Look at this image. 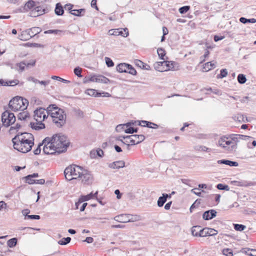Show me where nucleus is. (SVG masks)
I'll return each instance as SVG.
<instances>
[{
  "instance_id": "864d4df0",
  "label": "nucleus",
  "mask_w": 256,
  "mask_h": 256,
  "mask_svg": "<svg viewBox=\"0 0 256 256\" xmlns=\"http://www.w3.org/2000/svg\"><path fill=\"white\" fill-rule=\"evenodd\" d=\"M157 52L160 58L164 60V57L166 54L164 50L162 48H158L157 50Z\"/></svg>"
},
{
  "instance_id": "a19ab883",
  "label": "nucleus",
  "mask_w": 256,
  "mask_h": 256,
  "mask_svg": "<svg viewBox=\"0 0 256 256\" xmlns=\"http://www.w3.org/2000/svg\"><path fill=\"white\" fill-rule=\"evenodd\" d=\"M194 149L198 151H204V152H210L211 151V149L210 148H208L204 146H196L194 148Z\"/></svg>"
},
{
  "instance_id": "7ed1b4c3",
  "label": "nucleus",
  "mask_w": 256,
  "mask_h": 256,
  "mask_svg": "<svg viewBox=\"0 0 256 256\" xmlns=\"http://www.w3.org/2000/svg\"><path fill=\"white\" fill-rule=\"evenodd\" d=\"M82 168L76 164H72L66 167L64 170V174L68 180H76L80 176L82 172Z\"/></svg>"
},
{
  "instance_id": "c9c22d12",
  "label": "nucleus",
  "mask_w": 256,
  "mask_h": 256,
  "mask_svg": "<svg viewBox=\"0 0 256 256\" xmlns=\"http://www.w3.org/2000/svg\"><path fill=\"white\" fill-rule=\"evenodd\" d=\"M59 108L56 104H50L46 108L47 114L51 115V113L56 111Z\"/></svg>"
},
{
  "instance_id": "0e129e2a",
  "label": "nucleus",
  "mask_w": 256,
  "mask_h": 256,
  "mask_svg": "<svg viewBox=\"0 0 256 256\" xmlns=\"http://www.w3.org/2000/svg\"><path fill=\"white\" fill-rule=\"evenodd\" d=\"M36 11L38 12L37 16L38 15H42L45 13V10L42 9L40 6H37L35 8Z\"/></svg>"
},
{
  "instance_id": "ddd939ff",
  "label": "nucleus",
  "mask_w": 256,
  "mask_h": 256,
  "mask_svg": "<svg viewBox=\"0 0 256 256\" xmlns=\"http://www.w3.org/2000/svg\"><path fill=\"white\" fill-rule=\"evenodd\" d=\"M216 212L214 210H210L204 212L202 214V218L204 220H210L216 217Z\"/></svg>"
},
{
  "instance_id": "13d9d810",
  "label": "nucleus",
  "mask_w": 256,
  "mask_h": 256,
  "mask_svg": "<svg viewBox=\"0 0 256 256\" xmlns=\"http://www.w3.org/2000/svg\"><path fill=\"white\" fill-rule=\"evenodd\" d=\"M129 67L128 68L126 72L129 73L133 76H135L136 74V70L130 65L129 64Z\"/></svg>"
},
{
  "instance_id": "9d476101",
  "label": "nucleus",
  "mask_w": 256,
  "mask_h": 256,
  "mask_svg": "<svg viewBox=\"0 0 256 256\" xmlns=\"http://www.w3.org/2000/svg\"><path fill=\"white\" fill-rule=\"evenodd\" d=\"M230 140L233 141L234 143H236L237 144V142L240 140H248L250 138H252L251 136L243 135V134H231L230 136Z\"/></svg>"
},
{
  "instance_id": "052dcab7",
  "label": "nucleus",
  "mask_w": 256,
  "mask_h": 256,
  "mask_svg": "<svg viewBox=\"0 0 256 256\" xmlns=\"http://www.w3.org/2000/svg\"><path fill=\"white\" fill-rule=\"evenodd\" d=\"M82 70L80 67H76L74 68V74L79 78L82 77L81 74Z\"/></svg>"
},
{
  "instance_id": "2eb2a0df",
  "label": "nucleus",
  "mask_w": 256,
  "mask_h": 256,
  "mask_svg": "<svg viewBox=\"0 0 256 256\" xmlns=\"http://www.w3.org/2000/svg\"><path fill=\"white\" fill-rule=\"evenodd\" d=\"M44 110H46V109L42 108H38L34 110V119L36 122H42L41 118H42V116L44 114Z\"/></svg>"
},
{
  "instance_id": "f704fd0d",
  "label": "nucleus",
  "mask_w": 256,
  "mask_h": 256,
  "mask_svg": "<svg viewBox=\"0 0 256 256\" xmlns=\"http://www.w3.org/2000/svg\"><path fill=\"white\" fill-rule=\"evenodd\" d=\"M110 82V80L104 76L102 75L97 76V82L108 84Z\"/></svg>"
},
{
  "instance_id": "69168bd1",
  "label": "nucleus",
  "mask_w": 256,
  "mask_h": 256,
  "mask_svg": "<svg viewBox=\"0 0 256 256\" xmlns=\"http://www.w3.org/2000/svg\"><path fill=\"white\" fill-rule=\"evenodd\" d=\"M42 146V144H40V143L38 146V147L36 148V149H35L34 150V154L36 155H38V154H39L40 153V152H41V148H40V146Z\"/></svg>"
},
{
  "instance_id": "423d86ee",
  "label": "nucleus",
  "mask_w": 256,
  "mask_h": 256,
  "mask_svg": "<svg viewBox=\"0 0 256 256\" xmlns=\"http://www.w3.org/2000/svg\"><path fill=\"white\" fill-rule=\"evenodd\" d=\"M82 172L80 174V178L82 182L84 184H89L92 183L93 178L90 172L86 170L82 169Z\"/></svg>"
},
{
  "instance_id": "f3484780",
  "label": "nucleus",
  "mask_w": 256,
  "mask_h": 256,
  "mask_svg": "<svg viewBox=\"0 0 256 256\" xmlns=\"http://www.w3.org/2000/svg\"><path fill=\"white\" fill-rule=\"evenodd\" d=\"M114 36H122L124 37H127L128 36V30L127 28L114 29Z\"/></svg>"
},
{
  "instance_id": "4be33fe9",
  "label": "nucleus",
  "mask_w": 256,
  "mask_h": 256,
  "mask_svg": "<svg viewBox=\"0 0 256 256\" xmlns=\"http://www.w3.org/2000/svg\"><path fill=\"white\" fill-rule=\"evenodd\" d=\"M16 136H22V138L26 139L30 142H34V136L28 132H18Z\"/></svg>"
},
{
  "instance_id": "774afa93",
  "label": "nucleus",
  "mask_w": 256,
  "mask_h": 256,
  "mask_svg": "<svg viewBox=\"0 0 256 256\" xmlns=\"http://www.w3.org/2000/svg\"><path fill=\"white\" fill-rule=\"evenodd\" d=\"M209 54H210V52L206 50L204 52V55L202 57H200V59L202 60L200 63H202L204 62L205 58L208 57Z\"/></svg>"
},
{
  "instance_id": "c756f323",
  "label": "nucleus",
  "mask_w": 256,
  "mask_h": 256,
  "mask_svg": "<svg viewBox=\"0 0 256 256\" xmlns=\"http://www.w3.org/2000/svg\"><path fill=\"white\" fill-rule=\"evenodd\" d=\"M234 118L235 120L240 122H248L247 118L246 116H244V115L240 114H237L235 115L234 117Z\"/></svg>"
},
{
  "instance_id": "4d7b16f0",
  "label": "nucleus",
  "mask_w": 256,
  "mask_h": 256,
  "mask_svg": "<svg viewBox=\"0 0 256 256\" xmlns=\"http://www.w3.org/2000/svg\"><path fill=\"white\" fill-rule=\"evenodd\" d=\"M222 254L226 256H233L232 250L230 248H224Z\"/></svg>"
},
{
  "instance_id": "bb28decb",
  "label": "nucleus",
  "mask_w": 256,
  "mask_h": 256,
  "mask_svg": "<svg viewBox=\"0 0 256 256\" xmlns=\"http://www.w3.org/2000/svg\"><path fill=\"white\" fill-rule=\"evenodd\" d=\"M30 38L31 36L29 35V33L27 30L22 32L21 34L18 36V38L23 41L28 40Z\"/></svg>"
},
{
  "instance_id": "20e7f679",
  "label": "nucleus",
  "mask_w": 256,
  "mask_h": 256,
  "mask_svg": "<svg viewBox=\"0 0 256 256\" xmlns=\"http://www.w3.org/2000/svg\"><path fill=\"white\" fill-rule=\"evenodd\" d=\"M53 122L58 127L60 128L66 124V114L63 110L58 108L56 111L51 113Z\"/></svg>"
},
{
  "instance_id": "4468645a",
  "label": "nucleus",
  "mask_w": 256,
  "mask_h": 256,
  "mask_svg": "<svg viewBox=\"0 0 256 256\" xmlns=\"http://www.w3.org/2000/svg\"><path fill=\"white\" fill-rule=\"evenodd\" d=\"M138 125L154 129L158 128L159 127L157 124L146 120H141L138 122Z\"/></svg>"
},
{
  "instance_id": "4c0bfd02",
  "label": "nucleus",
  "mask_w": 256,
  "mask_h": 256,
  "mask_svg": "<svg viewBox=\"0 0 256 256\" xmlns=\"http://www.w3.org/2000/svg\"><path fill=\"white\" fill-rule=\"evenodd\" d=\"M18 240L16 238H14L9 240L7 242L8 246L10 248H13L17 244Z\"/></svg>"
},
{
  "instance_id": "a878e982",
  "label": "nucleus",
  "mask_w": 256,
  "mask_h": 256,
  "mask_svg": "<svg viewBox=\"0 0 256 256\" xmlns=\"http://www.w3.org/2000/svg\"><path fill=\"white\" fill-rule=\"evenodd\" d=\"M129 64L122 63L116 66V70L119 72H126L128 68L129 67Z\"/></svg>"
},
{
  "instance_id": "f03ea898",
  "label": "nucleus",
  "mask_w": 256,
  "mask_h": 256,
  "mask_svg": "<svg viewBox=\"0 0 256 256\" xmlns=\"http://www.w3.org/2000/svg\"><path fill=\"white\" fill-rule=\"evenodd\" d=\"M54 145L57 149L58 154H60L66 150L70 144V142L67 137L64 135L56 134L54 135Z\"/></svg>"
},
{
  "instance_id": "6e6552de",
  "label": "nucleus",
  "mask_w": 256,
  "mask_h": 256,
  "mask_svg": "<svg viewBox=\"0 0 256 256\" xmlns=\"http://www.w3.org/2000/svg\"><path fill=\"white\" fill-rule=\"evenodd\" d=\"M131 216H132L130 214H122L115 216L114 220L116 221L122 223L134 222L136 220V218L133 220L132 218H130Z\"/></svg>"
},
{
  "instance_id": "58836bf2",
  "label": "nucleus",
  "mask_w": 256,
  "mask_h": 256,
  "mask_svg": "<svg viewBox=\"0 0 256 256\" xmlns=\"http://www.w3.org/2000/svg\"><path fill=\"white\" fill-rule=\"evenodd\" d=\"M240 21L242 24H246L248 22L255 23L256 22V19L252 18L250 19H247L245 18L242 17L240 18Z\"/></svg>"
},
{
  "instance_id": "72a5a7b5",
  "label": "nucleus",
  "mask_w": 256,
  "mask_h": 256,
  "mask_svg": "<svg viewBox=\"0 0 256 256\" xmlns=\"http://www.w3.org/2000/svg\"><path fill=\"white\" fill-rule=\"evenodd\" d=\"M215 66V64L214 63H212V62H208L206 63L203 68V71L204 72H208L210 70H212V68H214Z\"/></svg>"
},
{
  "instance_id": "09e8293b",
  "label": "nucleus",
  "mask_w": 256,
  "mask_h": 256,
  "mask_svg": "<svg viewBox=\"0 0 256 256\" xmlns=\"http://www.w3.org/2000/svg\"><path fill=\"white\" fill-rule=\"evenodd\" d=\"M190 6H183L182 7H180L179 8L178 11H179L180 14H184L186 12H187L190 10Z\"/></svg>"
},
{
  "instance_id": "1a4fd4ad",
  "label": "nucleus",
  "mask_w": 256,
  "mask_h": 256,
  "mask_svg": "<svg viewBox=\"0 0 256 256\" xmlns=\"http://www.w3.org/2000/svg\"><path fill=\"white\" fill-rule=\"evenodd\" d=\"M218 231L212 228H205L200 231L199 236H214L217 234Z\"/></svg>"
},
{
  "instance_id": "aec40b11",
  "label": "nucleus",
  "mask_w": 256,
  "mask_h": 256,
  "mask_svg": "<svg viewBox=\"0 0 256 256\" xmlns=\"http://www.w3.org/2000/svg\"><path fill=\"white\" fill-rule=\"evenodd\" d=\"M224 146H227V150L228 151H232L236 148L237 144L236 143H234L231 140H229L228 138L226 137Z\"/></svg>"
},
{
  "instance_id": "ea45409f",
  "label": "nucleus",
  "mask_w": 256,
  "mask_h": 256,
  "mask_svg": "<svg viewBox=\"0 0 256 256\" xmlns=\"http://www.w3.org/2000/svg\"><path fill=\"white\" fill-rule=\"evenodd\" d=\"M34 6L35 2L32 0H30L26 4L24 8L28 10L33 8Z\"/></svg>"
},
{
  "instance_id": "9b49d317",
  "label": "nucleus",
  "mask_w": 256,
  "mask_h": 256,
  "mask_svg": "<svg viewBox=\"0 0 256 256\" xmlns=\"http://www.w3.org/2000/svg\"><path fill=\"white\" fill-rule=\"evenodd\" d=\"M22 136H16L12 139V142L13 144H14V142H18V144H32L34 145V142H30L26 139L22 138Z\"/></svg>"
},
{
  "instance_id": "37998d69",
  "label": "nucleus",
  "mask_w": 256,
  "mask_h": 256,
  "mask_svg": "<svg viewBox=\"0 0 256 256\" xmlns=\"http://www.w3.org/2000/svg\"><path fill=\"white\" fill-rule=\"evenodd\" d=\"M166 202V198L162 195V196L159 197L158 199L157 202L158 206V207H162Z\"/></svg>"
},
{
  "instance_id": "8fccbe9b",
  "label": "nucleus",
  "mask_w": 256,
  "mask_h": 256,
  "mask_svg": "<svg viewBox=\"0 0 256 256\" xmlns=\"http://www.w3.org/2000/svg\"><path fill=\"white\" fill-rule=\"evenodd\" d=\"M80 198L83 202L88 200L90 199L93 198V193L90 192V194L86 196H82Z\"/></svg>"
},
{
  "instance_id": "c85d7f7f",
  "label": "nucleus",
  "mask_w": 256,
  "mask_h": 256,
  "mask_svg": "<svg viewBox=\"0 0 256 256\" xmlns=\"http://www.w3.org/2000/svg\"><path fill=\"white\" fill-rule=\"evenodd\" d=\"M55 14L57 16H62L64 12V8L60 3L56 4L54 10Z\"/></svg>"
},
{
  "instance_id": "3c124183",
  "label": "nucleus",
  "mask_w": 256,
  "mask_h": 256,
  "mask_svg": "<svg viewBox=\"0 0 256 256\" xmlns=\"http://www.w3.org/2000/svg\"><path fill=\"white\" fill-rule=\"evenodd\" d=\"M228 74V72L226 69H222L220 71V74L217 76L218 78H222L226 77Z\"/></svg>"
},
{
  "instance_id": "2f4dec72",
  "label": "nucleus",
  "mask_w": 256,
  "mask_h": 256,
  "mask_svg": "<svg viewBox=\"0 0 256 256\" xmlns=\"http://www.w3.org/2000/svg\"><path fill=\"white\" fill-rule=\"evenodd\" d=\"M54 135L52 138L46 137L42 140V142L40 144H42V145L44 144V146H50L51 144L53 145V142H54Z\"/></svg>"
},
{
  "instance_id": "a18cd8bd",
  "label": "nucleus",
  "mask_w": 256,
  "mask_h": 256,
  "mask_svg": "<svg viewBox=\"0 0 256 256\" xmlns=\"http://www.w3.org/2000/svg\"><path fill=\"white\" fill-rule=\"evenodd\" d=\"M246 80L245 75L243 74H239L238 76V81L240 84H243L246 82Z\"/></svg>"
},
{
  "instance_id": "de8ad7c7",
  "label": "nucleus",
  "mask_w": 256,
  "mask_h": 256,
  "mask_svg": "<svg viewBox=\"0 0 256 256\" xmlns=\"http://www.w3.org/2000/svg\"><path fill=\"white\" fill-rule=\"evenodd\" d=\"M234 226L235 230L240 232L244 230L246 228V226L241 224H234Z\"/></svg>"
},
{
  "instance_id": "7c9ffc66",
  "label": "nucleus",
  "mask_w": 256,
  "mask_h": 256,
  "mask_svg": "<svg viewBox=\"0 0 256 256\" xmlns=\"http://www.w3.org/2000/svg\"><path fill=\"white\" fill-rule=\"evenodd\" d=\"M176 64V63L172 61H166V65L165 70L166 71L172 70H175L176 69L174 68V65Z\"/></svg>"
},
{
  "instance_id": "680f3d73",
  "label": "nucleus",
  "mask_w": 256,
  "mask_h": 256,
  "mask_svg": "<svg viewBox=\"0 0 256 256\" xmlns=\"http://www.w3.org/2000/svg\"><path fill=\"white\" fill-rule=\"evenodd\" d=\"M226 140V137L224 136L218 140V144L220 146L224 148H226L227 146H224V143Z\"/></svg>"
},
{
  "instance_id": "dca6fc26",
  "label": "nucleus",
  "mask_w": 256,
  "mask_h": 256,
  "mask_svg": "<svg viewBox=\"0 0 256 256\" xmlns=\"http://www.w3.org/2000/svg\"><path fill=\"white\" fill-rule=\"evenodd\" d=\"M166 65V61L158 62L154 64V68L158 72L166 71L165 68Z\"/></svg>"
},
{
  "instance_id": "79ce46f5",
  "label": "nucleus",
  "mask_w": 256,
  "mask_h": 256,
  "mask_svg": "<svg viewBox=\"0 0 256 256\" xmlns=\"http://www.w3.org/2000/svg\"><path fill=\"white\" fill-rule=\"evenodd\" d=\"M70 237L64 238L58 242V244L60 245H66L70 242Z\"/></svg>"
},
{
  "instance_id": "c03bdc74",
  "label": "nucleus",
  "mask_w": 256,
  "mask_h": 256,
  "mask_svg": "<svg viewBox=\"0 0 256 256\" xmlns=\"http://www.w3.org/2000/svg\"><path fill=\"white\" fill-rule=\"evenodd\" d=\"M216 188L220 190H224L226 191H228L230 190V187L228 186L222 184H218Z\"/></svg>"
},
{
  "instance_id": "6ab92c4d",
  "label": "nucleus",
  "mask_w": 256,
  "mask_h": 256,
  "mask_svg": "<svg viewBox=\"0 0 256 256\" xmlns=\"http://www.w3.org/2000/svg\"><path fill=\"white\" fill-rule=\"evenodd\" d=\"M30 126L32 129L36 130H40L45 128L44 124L42 122H30Z\"/></svg>"
},
{
  "instance_id": "b1692460",
  "label": "nucleus",
  "mask_w": 256,
  "mask_h": 256,
  "mask_svg": "<svg viewBox=\"0 0 256 256\" xmlns=\"http://www.w3.org/2000/svg\"><path fill=\"white\" fill-rule=\"evenodd\" d=\"M27 30L29 33V35L31 36V38L37 34H38L42 30L39 27H33L31 28L28 29Z\"/></svg>"
},
{
  "instance_id": "5fc2aeb1",
  "label": "nucleus",
  "mask_w": 256,
  "mask_h": 256,
  "mask_svg": "<svg viewBox=\"0 0 256 256\" xmlns=\"http://www.w3.org/2000/svg\"><path fill=\"white\" fill-rule=\"evenodd\" d=\"M16 66H18L19 70L18 71L20 72H23L25 69V66L26 65V63L24 62H21L20 63L16 64Z\"/></svg>"
},
{
  "instance_id": "49530a36",
  "label": "nucleus",
  "mask_w": 256,
  "mask_h": 256,
  "mask_svg": "<svg viewBox=\"0 0 256 256\" xmlns=\"http://www.w3.org/2000/svg\"><path fill=\"white\" fill-rule=\"evenodd\" d=\"M25 179L26 182L30 184H34L35 180H34L33 178L30 176V175L28 174L24 178Z\"/></svg>"
},
{
  "instance_id": "412c9836",
  "label": "nucleus",
  "mask_w": 256,
  "mask_h": 256,
  "mask_svg": "<svg viewBox=\"0 0 256 256\" xmlns=\"http://www.w3.org/2000/svg\"><path fill=\"white\" fill-rule=\"evenodd\" d=\"M132 136H142V140H139L138 138H134V137L132 136V138H130V140H128V142L131 144V145H135L140 144V142H143L145 139V136L143 134H133Z\"/></svg>"
},
{
  "instance_id": "e433bc0d",
  "label": "nucleus",
  "mask_w": 256,
  "mask_h": 256,
  "mask_svg": "<svg viewBox=\"0 0 256 256\" xmlns=\"http://www.w3.org/2000/svg\"><path fill=\"white\" fill-rule=\"evenodd\" d=\"M254 185V182L246 180L238 182V186H248Z\"/></svg>"
},
{
  "instance_id": "0eeeda50",
  "label": "nucleus",
  "mask_w": 256,
  "mask_h": 256,
  "mask_svg": "<svg viewBox=\"0 0 256 256\" xmlns=\"http://www.w3.org/2000/svg\"><path fill=\"white\" fill-rule=\"evenodd\" d=\"M34 145L32 144H22L18 142H14L13 144L14 148L19 152L23 153H26L30 152Z\"/></svg>"
},
{
  "instance_id": "a211bd4d",
  "label": "nucleus",
  "mask_w": 256,
  "mask_h": 256,
  "mask_svg": "<svg viewBox=\"0 0 256 256\" xmlns=\"http://www.w3.org/2000/svg\"><path fill=\"white\" fill-rule=\"evenodd\" d=\"M110 168L114 169H118L125 166V162L123 160H118L114 162L108 164Z\"/></svg>"
},
{
  "instance_id": "cd10ccee",
  "label": "nucleus",
  "mask_w": 256,
  "mask_h": 256,
  "mask_svg": "<svg viewBox=\"0 0 256 256\" xmlns=\"http://www.w3.org/2000/svg\"><path fill=\"white\" fill-rule=\"evenodd\" d=\"M22 111V112H20L17 116L19 120H26L28 118L30 117V114L28 111H24V110Z\"/></svg>"
},
{
  "instance_id": "338daca9",
  "label": "nucleus",
  "mask_w": 256,
  "mask_h": 256,
  "mask_svg": "<svg viewBox=\"0 0 256 256\" xmlns=\"http://www.w3.org/2000/svg\"><path fill=\"white\" fill-rule=\"evenodd\" d=\"M125 127H126V126H125L124 124H119L116 126V130L118 132H120L123 130H125L124 129Z\"/></svg>"
},
{
  "instance_id": "473e14b6",
  "label": "nucleus",
  "mask_w": 256,
  "mask_h": 256,
  "mask_svg": "<svg viewBox=\"0 0 256 256\" xmlns=\"http://www.w3.org/2000/svg\"><path fill=\"white\" fill-rule=\"evenodd\" d=\"M201 226H194L192 228V234L195 236H199L200 231L202 230Z\"/></svg>"
},
{
  "instance_id": "39448f33",
  "label": "nucleus",
  "mask_w": 256,
  "mask_h": 256,
  "mask_svg": "<svg viewBox=\"0 0 256 256\" xmlns=\"http://www.w3.org/2000/svg\"><path fill=\"white\" fill-rule=\"evenodd\" d=\"M16 116L9 110H6L2 114V122L3 126L8 127L16 122Z\"/></svg>"
},
{
  "instance_id": "e2e57ef3",
  "label": "nucleus",
  "mask_w": 256,
  "mask_h": 256,
  "mask_svg": "<svg viewBox=\"0 0 256 256\" xmlns=\"http://www.w3.org/2000/svg\"><path fill=\"white\" fill-rule=\"evenodd\" d=\"M138 122H140V121H139V120H136V121H134V122L131 121V122H127L126 124H124V125L126 128L132 127V126L138 125Z\"/></svg>"
},
{
  "instance_id": "f8f14e48",
  "label": "nucleus",
  "mask_w": 256,
  "mask_h": 256,
  "mask_svg": "<svg viewBox=\"0 0 256 256\" xmlns=\"http://www.w3.org/2000/svg\"><path fill=\"white\" fill-rule=\"evenodd\" d=\"M43 152L46 154H58L57 149L54 145L44 146Z\"/></svg>"
},
{
  "instance_id": "393cba45",
  "label": "nucleus",
  "mask_w": 256,
  "mask_h": 256,
  "mask_svg": "<svg viewBox=\"0 0 256 256\" xmlns=\"http://www.w3.org/2000/svg\"><path fill=\"white\" fill-rule=\"evenodd\" d=\"M86 93L90 96H94L95 97H99L102 96V93L98 92L96 90L94 89H88L86 90ZM102 94H108V92H102Z\"/></svg>"
},
{
  "instance_id": "603ef678",
  "label": "nucleus",
  "mask_w": 256,
  "mask_h": 256,
  "mask_svg": "<svg viewBox=\"0 0 256 256\" xmlns=\"http://www.w3.org/2000/svg\"><path fill=\"white\" fill-rule=\"evenodd\" d=\"M64 32L58 30H50L44 32L45 34H60Z\"/></svg>"
},
{
  "instance_id": "5701e85b",
  "label": "nucleus",
  "mask_w": 256,
  "mask_h": 256,
  "mask_svg": "<svg viewBox=\"0 0 256 256\" xmlns=\"http://www.w3.org/2000/svg\"><path fill=\"white\" fill-rule=\"evenodd\" d=\"M69 12L74 16H82L84 15L86 10L84 8H80L78 10L74 9L73 10H71Z\"/></svg>"
},
{
  "instance_id": "f257e3e1",
  "label": "nucleus",
  "mask_w": 256,
  "mask_h": 256,
  "mask_svg": "<svg viewBox=\"0 0 256 256\" xmlns=\"http://www.w3.org/2000/svg\"><path fill=\"white\" fill-rule=\"evenodd\" d=\"M28 104V102L26 99L17 96L9 102L8 106L12 110L17 112L26 110Z\"/></svg>"
},
{
  "instance_id": "6e6d98bb",
  "label": "nucleus",
  "mask_w": 256,
  "mask_h": 256,
  "mask_svg": "<svg viewBox=\"0 0 256 256\" xmlns=\"http://www.w3.org/2000/svg\"><path fill=\"white\" fill-rule=\"evenodd\" d=\"M52 78L53 80H56L58 81L62 82L64 83L68 84L70 82V81L64 79L60 76H52Z\"/></svg>"
},
{
  "instance_id": "bf43d9fd",
  "label": "nucleus",
  "mask_w": 256,
  "mask_h": 256,
  "mask_svg": "<svg viewBox=\"0 0 256 256\" xmlns=\"http://www.w3.org/2000/svg\"><path fill=\"white\" fill-rule=\"evenodd\" d=\"M104 60L106 64L108 67H112L114 66V62L110 58L105 57Z\"/></svg>"
}]
</instances>
